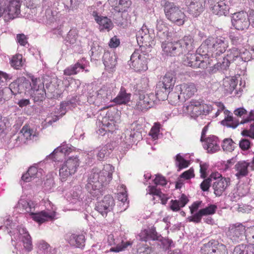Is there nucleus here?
<instances>
[{"label": "nucleus", "instance_id": "1", "mask_svg": "<svg viewBox=\"0 0 254 254\" xmlns=\"http://www.w3.org/2000/svg\"><path fill=\"white\" fill-rule=\"evenodd\" d=\"M17 208L21 213H29L33 220L39 224L53 221L56 219V212L54 211L43 210L34 213L35 204L31 200L20 199L17 204Z\"/></svg>", "mask_w": 254, "mask_h": 254}, {"label": "nucleus", "instance_id": "2", "mask_svg": "<svg viewBox=\"0 0 254 254\" xmlns=\"http://www.w3.org/2000/svg\"><path fill=\"white\" fill-rule=\"evenodd\" d=\"M228 45V40L224 37H209L199 46L198 52L210 54V57L216 60L226 51Z\"/></svg>", "mask_w": 254, "mask_h": 254}, {"label": "nucleus", "instance_id": "3", "mask_svg": "<svg viewBox=\"0 0 254 254\" xmlns=\"http://www.w3.org/2000/svg\"><path fill=\"white\" fill-rule=\"evenodd\" d=\"M196 54L188 53L184 60V65L192 68H206L208 64H211L212 59H210V54L198 52V48Z\"/></svg>", "mask_w": 254, "mask_h": 254}, {"label": "nucleus", "instance_id": "4", "mask_svg": "<svg viewBox=\"0 0 254 254\" xmlns=\"http://www.w3.org/2000/svg\"><path fill=\"white\" fill-rule=\"evenodd\" d=\"M176 74L174 71L167 72L156 85V94L160 100L164 101L167 93L172 91L176 83Z\"/></svg>", "mask_w": 254, "mask_h": 254}, {"label": "nucleus", "instance_id": "5", "mask_svg": "<svg viewBox=\"0 0 254 254\" xmlns=\"http://www.w3.org/2000/svg\"><path fill=\"white\" fill-rule=\"evenodd\" d=\"M183 110L191 118L195 119L199 116L208 115L212 110V107L203 104L202 101L192 99L188 105L183 106Z\"/></svg>", "mask_w": 254, "mask_h": 254}, {"label": "nucleus", "instance_id": "6", "mask_svg": "<svg viewBox=\"0 0 254 254\" xmlns=\"http://www.w3.org/2000/svg\"><path fill=\"white\" fill-rule=\"evenodd\" d=\"M164 10L166 17L170 21L179 26L184 24L185 14L174 3L166 1L164 4Z\"/></svg>", "mask_w": 254, "mask_h": 254}, {"label": "nucleus", "instance_id": "7", "mask_svg": "<svg viewBox=\"0 0 254 254\" xmlns=\"http://www.w3.org/2000/svg\"><path fill=\"white\" fill-rule=\"evenodd\" d=\"M148 59L142 49H136L131 55L128 64L131 68L137 72L144 71L148 69Z\"/></svg>", "mask_w": 254, "mask_h": 254}, {"label": "nucleus", "instance_id": "8", "mask_svg": "<svg viewBox=\"0 0 254 254\" xmlns=\"http://www.w3.org/2000/svg\"><path fill=\"white\" fill-rule=\"evenodd\" d=\"M85 184V188L87 191L93 195H97V192L102 187L100 179L99 170L94 168L83 178Z\"/></svg>", "mask_w": 254, "mask_h": 254}, {"label": "nucleus", "instance_id": "9", "mask_svg": "<svg viewBox=\"0 0 254 254\" xmlns=\"http://www.w3.org/2000/svg\"><path fill=\"white\" fill-rule=\"evenodd\" d=\"M240 50L236 47L229 49L227 52V55L223 59L222 63L218 62L214 64V69L219 70L226 69L231 63H234L237 66L240 65Z\"/></svg>", "mask_w": 254, "mask_h": 254}, {"label": "nucleus", "instance_id": "10", "mask_svg": "<svg viewBox=\"0 0 254 254\" xmlns=\"http://www.w3.org/2000/svg\"><path fill=\"white\" fill-rule=\"evenodd\" d=\"M231 22L236 30L241 31H246L251 24L249 14L244 11L234 13L231 17Z\"/></svg>", "mask_w": 254, "mask_h": 254}, {"label": "nucleus", "instance_id": "11", "mask_svg": "<svg viewBox=\"0 0 254 254\" xmlns=\"http://www.w3.org/2000/svg\"><path fill=\"white\" fill-rule=\"evenodd\" d=\"M211 178H213L212 188L214 193L216 196H220L230 185V179L224 178L218 173L212 174Z\"/></svg>", "mask_w": 254, "mask_h": 254}, {"label": "nucleus", "instance_id": "12", "mask_svg": "<svg viewBox=\"0 0 254 254\" xmlns=\"http://www.w3.org/2000/svg\"><path fill=\"white\" fill-rule=\"evenodd\" d=\"M246 227L241 223L231 225L227 232V236L233 242L239 243L246 239Z\"/></svg>", "mask_w": 254, "mask_h": 254}, {"label": "nucleus", "instance_id": "13", "mask_svg": "<svg viewBox=\"0 0 254 254\" xmlns=\"http://www.w3.org/2000/svg\"><path fill=\"white\" fill-rule=\"evenodd\" d=\"M30 86L31 82L25 78L22 77L13 81L9 85L8 87H5V88L9 90L11 99L12 95L27 91L28 89H30Z\"/></svg>", "mask_w": 254, "mask_h": 254}, {"label": "nucleus", "instance_id": "14", "mask_svg": "<svg viewBox=\"0 0 254 254\" xmlns=\"http://www.w3.org/2000/svg\"><path fill=\"white\" fill-rule=\"evenodd\" d=\"M40 80L37 78H32L31 83V96L33 98L35 102L43 101L47 96L46 90L43 83L38 84Z\"/></svg>", "mask_w": 254, "mask_h": 254}, {"label": "nucleus", "instance_id": "15", "mask_svg": "<svg viewBox=\"0 0 254 254\" xmlns=\"http://www.w3.org/2000/svg\"><path fill=\"white\" fill-rule=\"evenodd\" d=\"M21 0H10L6 8L3 7V2L0 1V17L4 12H7L10 19L17 17L20 13Z\"/></svg>", "mask_w": 254, "mask_h": 254}, {"label": "nucleus", "instance_id": "16", "mask_svg": "<svg viewBox=\"0 0 254 254\" xmlns=\"http://www.w3.org/2000/svg\"><path fill=\"white\" fill-rule=\"evenodd\" d=\"M88 11L94 17L95 20L99 25L100 31L106 30L110 31L113 28V23L111 20L106 16H101L96 10L95 6H91L88 7Z\"/></svg>", "mask_w": 254, "mask_h": 254}, {"label": "nucleus", "instance_id": "17", "mask_svg": "<svg viewBox=\"0 0 254 254\" xmlns=\"http://www.w3.org/2000/svg\"><path fill=\"white\" fill-rule=\"evenodd\" d=\"M211 3H208L212 13L219 16L227 15L229 12L230 0H216Z\"/></svg>", "mask_w": 254, "mask_h": 254}, {"label": "nucleus", "instance_id": "18", "mask_svg": "<svg viewBox=\"0 0 254 254\" xmlns=\"http://www.w3.org/2000/svg\"><path fill=\"white\" fill-rule=\"evenodd\" d=\"M115 201L111 195H105L102 200L97 202L95 209L103 217H106L108 212L112 211Z\"/></svg>", "mask_w": 254, "mask_h": 254}, {"label": "nucleus", "instance_id": "19", "mask_svg": "<svg viewBox=\"0 0 254 254\" xmlns=\"http://www.w3.org/2000/svg\"><path fill=\"white\" fill-rule=\"evenodd\" d=\"M218 106L219 109L215 114L216 117H217L220 114V113L223 111H224V113L225 116V119L221 121V124L228 127H231L233 128H236L240 124L237 118L233 117L232 114L228 110H224L225 107L223 104L220 102L218 103Z\"/></svg>", "mask_w": 254, "mask_h": 254}, {"label": "nucleus", "instance_id": "20", "mask_svg": "<svg viewBox=\"0 0 254 254\" xmlns=\"http://www.w3.org/2000/svg\"><path fill=\"white\" fill-rule=\"evenodd\" d=\"M161 235L156 231V228L152 226L141 231L138 235V239L141 241L148 242L150 245H153L154 244L151 242L156 243L161 238Z\"/></svg>", "mask_w": 254, "mask_h": 254}, {"label": "nucleus", "instance_id": "21", "mask_svg": "<svg viewBox=\"0 0 254 254\" xmlns=\"http://www.w3.org/2000/svg\"><path fill=\"white\" fill-rule=\"evenodd\" d=\"M72 151V148L66 144H64L56 148L52 153L47 156L46 159H51L53 161H60L68 155Z\"/></svg>", "mask_w": 254, "mask_h": 254}, {"label": "nucleus", "instance_id": "22", "mask_svg": "<svg viewBox=\"0 0 254 254\" xmlns=\"http://www.w3.org/2000/svg\"><path fill=\"white\" fill-rule=\"evenodd\" d=\"M136 37L138 44H142L140 46L141 49H142V47L145 46L150 47L153 43V38L150 35L149 30L146 26L143 25L142 27L137 32Z\"/></svg>", "mask_w": 254, "mask_h": 254}, {"label": "nucleus", "instance_id": "23", "mask_svg": "<svg viewBox=\"0 0 254 254\" xmlns=\"http://www.w3.org/2000/svg\"><path fill=\"white\" fill-rule=\"evenodd\" d=\"M111 113L108 112L106 116L103 118L102 120V127L97 131V133L101 135H104L107 132H113L117 129L115 122L113 118H110Z\"/></svg>", "mask_w": 254, "mask_h": 254}, {"label": "nucleus", "instance_id": "24", "mask_svg": "<svg viewBox=\"0 0 254 254\" xmlns=\"http://www.w3.org/2000/svg\"><path fill=\"white\" fill-rule=\"evenodd\" d=\"M187 11L194 17L198 16L204 9L205 0H185Z\"/></svg>", "mask_w": 254, "mask_h": 254}, {"label": "nucleus", "instance_id": "25", "mask_svg": "<svg viewBox=\"0 0 254 254\" xmlns=\"http://www.w3.org/2000/svg\"><path fill=\"white\" fill-rule=\"evenodd\" d=\"M162 48L163 54L166 56H177L182 54L180 44L178 41L174 42H162Z\"/></svg>", "mask_w": 254, "mask_h": 254}, {"label": "nucleus", "instance_id": "26", "mask_svg": "<svg viewBox=\"0 0 254 254\" xmlns=\"http://www.w3.org/2000/svg\"><path fill=\"white\" fill-rule=\"evenodd\" d=\"M222 250H225V246L219 244L217 241L212 240L203 245L201 249V254H221Z\"/></svg>", "mask_w": 254, "mask_h": 254}, {"label": "nucleus", "instance_id": "27", "mask_svg": "<svg viewBox=\"0 0 254 254\" xmlns=\"http://www.w3.org/2000/svg\"><path fill=\"white\" fill-rule=\"evenodd\" d=\"M175 89L180 92V94L183 96L185 99H189L194 95L197 91L196 86L192 82L184 83L177 85Z\"/></svg>", "mask_w": 254, "mask_h": 254}, {"label": "nucleus", "instance_id": "28", "mask_svg": "<svg viewBox=\"0 0 254 254\" xmlns=\"http://www.w3.org/2000/svg\"><path fill=\"white\" fill-rule=\"evenodd\" d=\"M177 41L180 44L182 54L190 52L195 48V42L191 35H186L182 39Z\"/></svg>", "mask_w": 254, "mask_h": 254}, {"label": "nucleus", "instance_id": "29", "mask_svg": "<svg viewBox=\"0 0 254 254\" xmlns=\"http://www.w3.org/2000/svg\"><path fill=\"white\" fill-rule=\"evenodd\" d=\"M36 137L37 134L35 131L30 129L27 126H24L18 133V136H16L15 140L17 142L19 141V143L17 144L18 145L20 142H25L26 141L28 140L36 139Z\"/></svg>", "mask_w": 254, "mask_h": 254}, {"label": "nucleus", "instance_id": "30", "mask_svg": "<svg viewBox=\"0 0 254 254\" xmlns=\"http://www.w3.org/2000/svg\"><path fill=\"white\" fill-rule=\"evenodd\" d=\"M113 19L114 23L122 28L126 27L129 23V16L127 12L113 11Z\"/></svg>", "mask_w": 254, "mask_h": 254}, {"label": "nucleus", "instance_id": "31", "mask_svg": "<svg viewBox=\"0 0 254 254\" xmlns=\"http://www.w3.org/2000/svg\"><path fill=\"white\" fill-rule=\"evenodd\" d=\"M108 243L109 245H116L115 247H112L110 249V251L113 252H119L124 251L128 246H131L132 243L129 241L124 242L122 240L121 242H118V240L114 239L113 234H110L108 236Z\"/></svg>", "mask_w": 254, "mask_h": 254}, {"label": "nucleus", "instance_id": "32", "mask_svg": "<svg viewBox=\"0 0 254 254\" xmlns=\"http://www.w3.org/2000/svg\"><path fill=\"white\" fill-rule=\"evenodd\" d=\"M117 56L114 53L106 52L103 56V64L107 70L113 71L117 64Z\"/></svg>", "mask_w": 254, "mask_h": 254}, {"label": "nucleus", "instance_id": "33", "mask_svg": "<svg viewBox=\"0 0 254 254\" xmlns=\"http://www.w3.org/2000/svg\"><path fill=\"white\" fill-rule=\"evenodd\" d=\"M114 171V167L110 164L104 166L102 171L99 170L100 179L102 186L109 184L112 179V174Z\"/></svg>", "mask_w": 254, "mask_h": 254}, {"label": "nucleus", "instance_id": "34", "mask_svg": "<svg viewBox=\"0 0 254 254\" xmlns=\"http://www.w3.org/2000/svg\"><path fill=\"white\" fill-rule=\"evenodd\" d=\"M88 62L85 59L82 58L79 60L75 64L71 65L64 70V74L72 75L77 74L81 69H84Z\"/></svg>", "mask_w": 254, "mask_h": 254}, {"label": "nucleus", "instance_id": "35", "mask_svg": "<svg viewBox=\"0 0 254 254\" xmlns=\"http://www.w3.org/2000/svg\"><path fill=\"white\" fill-rule=\"evenodd\" d=\"M203 142H204V148L208 153H213L220 149L218 138L216 136H210L206 138Z\"/></svg>", "mask_w": 254, "mask_h": 254}, {"label": "nucleus", "instance_id": "36", "mask_svg": "<svg viewBox=\"0 0 254 254\" xmlns=\"http://www.w3.org/2000/svg\"><path fill=\"white\" fill-rule=\"evenodd\" d=\"M67 242L72 246L83 248L85 246V236L83 234H71L66 236Z\"/></svg>", "mask_w": 254, "mask_h": 254}, {"label": "nucleus", "instance_id": "37", "mask_svg": "<svg viewBox=\"0 0 254 254\" xmlns=\"http://www.w3.org/2000/svg\"><path fill=\"white\" fill-rule=\"evenodd\" d=\"M250 165V163L248 160L240 161L235 164L234 169L236 172L235 176L237 179H241L248 175V167Z\"/></svg>", "mask_w": 254, "mask_h": 254}, {"label": "nucleus", "instance_id": "38", "mask_svg": "<svg viewBox=\"0 0 254 254\" xmlns=\"http://www.w3.org/2000/svg\"><path fill=\"white\" fill-rule=\"evenodd\" d=\"M42 169H38L36 166L30 167L27 173L21 177V180L24 182H29L35 178H40L42 176Z\"/></svg>", "mask_w": 254, "mask_h": 254}, {"label": "nucleus", "instance_id": "39", "mask_svg": "<svg viewBox=\"0 0 254 254\" xmlns=\"http://www.w3.org/2000/svg\"><path fill=\"white\" fill-rule=\"evenodd\" d=\"M130 97L131 94L127 93L125 88L122 86L117 97L112 100L117 104H127L129 102Z\"/></svg>", "mask_w": 254, "mask_h": 254}, {"label": "nucleus", "instance_id": "40", "mask_svg": "<svg viewBox=\"0 0 254 254\" xmlns=\"http://www.w3.org/2000/svg\"><path fill=\"white\" fill-rule=\"evenodd\" d=\"M111 151L112 150L110 147V145L107 144L102 147L97 148L93 151H91L90 153L88 154V155L91 156L92 155H96L98 160H102L104 158L108 157L111 153Z\"/></svg>", "mask_w": 254, "mask_h": 254}, {"label": "nucleus", "instance_id": "41", "mask_svg": "<svg viewBox=\"0 0 254 254\" xmlns=\"http://www.w3.org/2000/svg\"><path fill=\"white\" fill-rule=\"evenodd\" d=\"M139 135H140V133L135 131L134 130L127 129L122 136V138H124L123 141L127 145V147L129 148L135 142V138Z\"/></svg>", "mask_w": 254, "mask_h": 254}, {"label": "nucleus", "instance_id": "42", "mask_svg": "<svg viewBox=\"0 0 254 254\" xmlns=\"http://www.w3.org/2000/svg\"><path fill=\"white\" fill-rule=\"evenodd\" d=\"M63 163L68 168V172L73 175L76 172L79 165V159L77 156H72L68 157Z\"/></svg>", "mask_w": 254, "mask_h": 254}, {"label": "nucleus", "instance_id": "43", "mask_svg": "<svg viewBox=\"0 0 254 254\" xmlns=\"http://www.w3.org/2000/svg\"><path fill=\"white\" fill-rule=\"evenodd\" d=\"M188 201L187 196L182 194L179 200H172L170 201V208L174 211H178L180 208L184 207Z\"/></svg>", "mask_w": 254, "mask_h": 254}, {"label": "nucleus", "instance_id": "44", "mask_svg": "<svg viewBox=\"0 0 254 254\" xmlns=\"http://www.w3.org/2000/svg\"><path fill=\"white\" fill-rule=\"evenodd\" d=\"M20 235L22 236V241L24 248L28 251H31L32 249L31 238L25 228H22L19 230Z\"/></svg>", "mask_w": 254, "mask_h": 254}, {"label": "nucleus", "instance_id": "45", "mask_svg": "<svg viewBox=\"0 0 254 254\" xmlns=\"http://www.w3.org/2000/svg\"><path fill=\"white\" fill-rule=\"evenodd\" d=\"M97 104L100 105L103 103L107 102L112 100V96L110 91L106 90L105 88H102L97 91Z\"/></svg>", "mask_w": 254, "mask_h": 254}, {"label": "nucleus", "instance_id": "46", "mask_svg": "<svg viewBox=\"0 0 254 254\" xmlns=\"http://www.w3.org/2000/svg\"><path fill=\"white\" fill-rule=\"evenodd\" d=\"M232 254H254V246L239 245L235 247Z\"/></svg>", "mask_w": 254, "mask_h": 254}, {"label": "nucleus", "instance_id": "47", "mask_svg": "<svg viewBox=\"0 0 254 254\" xmlns=\"http://www.w3.org/2000/svg\"><path fill=\"white\" fill-rule=\"evenodd\" d=\"M157 35L161 39H165L169 35L168 28L161 20H157L156 23Z\"/></svg>", "mask_w": 254, "mask_h": 254}, {"label": "nucleus", "instance_id": "48", "mask_svg": "<svg viewBox=\"0 0 254 254\" xmlns=\"http://www.w3.org/2000/svg\"><path fill=\"white\" fill-rule=\"evenodd\" d=\"M246 123H250V129H245L241 132L243 136L250 137L252 139L254 138V119H251L247 117L246 119L242 120L240 124H244Z\"/></svg>", "mask_w": 254, "mask_h": 254}, {"label": "nucleus", "instance_id": "49", "mask_svg": "<svg viewBox=\"0 0 254 254\" xmlns=\"http://www.w3.org/2000/svg\"><path fill=\"white\" fill-rule=\"evenodd\" d=\"M131 4V0H119L113 10L118 12H127Z\"/></svg>", "mask_w": 254, "mask_h": 254}, {"label": "nucleus", "instance_id": "50", "mask_svg": "<svg viewBox=\"0 0 254 254\" xmlns=\"http://www.w3.org/2000/svg\"><path fill=\"white\" fill-rule=\"evenodd\" d=\"M78 34L75 29H71L67 34L65 39L67 45L72 46L74 47L76 45L77 42Z\"/></svg>", "mask_w": 254, "mask_h": 254}, {"label": "nucleus", "instance_id": "51", "mask_svg": "<svg viewBox=\"0 0 254 254\" xmlns=\"http://www.w3.org/2000/svg\"><path fill=\"white\" fill-rule=\"evenodd\" d=\"M149 193L150 194H152L154 195H156L159 197V198L161 200V203L163 204H166L167 203V201L168 199V197L167 196L163 193L161 190L158 189L156 188V187L154 186H149Z\"/></svg>", "mask_w": 254, "mask_h": 254}, {"label": "nucleus", "instance_id": "52", "mask_svg": "<svg viewBox=\"0 0 254 254\" xmlns=\"http://www.w3.org/2000/svg\"><path fill=\"white\" fill-rule=\"evenodd\" d=\"M76 97L75 96L72 97L70 99H68L66 101L63 102L60 105L61 111L65 112L67 109H70L71 108L74 107L76 105Z\"/></svg>", "mask_w": 254, "mask_h": 254}, {"label": "nucleus", "instance_id": "53", "mask_svg": "<svg viewBox=\"0 0 254 254\" xmlns=\"http://www.w3.org/2000/svg\"><path fill=\"white\" fill-rule=\"evenodd\" d=\"M166 94L167 97L165 99H168L172 105H176L180 102L181 96L177 92L170 91Z\"/></svg>", "mask_w": 254, "mask_h": 254}, {"label": "nucleus", "instance_id": "54", "mask_svg": "<svg viewBox=\"0 0 254 254\" xmlns=\"http://www.w3.org/2000/svg\"><path fill=\"white\" fill-rule=\"evenodd\" d=\"M10 64L11 66L14 67L15 69H20L24 64L22 55L18 54L13 56L10 61Z\"/></svg>", "mask_w": 254, "mask_h": 254}, {"label": "nucleus", "instance_id": "55", "mask_svg": "<svg viewBox=\"0 0 254 254\" xmlns=\"http://www.w3.org/2000/svg\"><path fill=\"white\" fill-rule=\"evenodd\" d=\"M90 86H88V90L89 91L87 93V101L90 104H95L96 105L99 106V104H97V91H94L92 90V88H91Z\"/></svg>", "mask_w": 254, "mask_h": 254}, {"label": "nucleus", "instance_id": "56", "mask_svg": "<svg viewBox=\"0 0 254 254\" xmlns=\"http://www.w3.org/2000/svg\"><path fill=\"white\" fill-rule=\"evenodd\" d=\"M229 37L233 45L239 46L243 43V36L239 33L231 32L229 33Z\"/></svg>", "mask_w": 254, "mask_h": 254}, {"label": "nucleus", "instance_id": "57", "mask_svg": "<svg viewBox=\"0 0 254 254\" xmlns=\"http://www.w3.org/2000/svg\"><path fill=\"white\" fill-rule=\"evenodd\" d=\"M156 243L160 246V248L163 250H167L171 247L173 241L171 239L164 238L161 235V238H159Z\"/></svg>", "mask_w": 254, "mask_h": 254}, {"label": "nucleus", "instance_id": "58", "mask_svg": "<svg viewBox=\"0 0 254 254\" xmlns=\"http://www.w3.org/2000/svg\"><path fill=\"white\" fill-rule=\"evenodd\" d=\"M147 100V99L145 100L142 96H140L136 105V109L144 112L150 109V106L147 103L148 101H146Z\"/></svg>", "mask_w": 254, "mask_h": 254}, {"label": "nucleus", "instance_id": "59", "mask_svg": "<svg viewBox=\"0 0 254 254\" xmlns=\"http://www.w3.org/2000/svg\"><path fill=\"white\" fill-rule=\"evenodd\" d=\"M66 167V166L64 163H63L61 165L59 170L60 179L63 182L65 181L68 177L72 175V174L70 173V172H68V168H67Z\"/></svg>", "mask_w": 254, "mask_h": 254}, {"label": "nucleus", "instance_id": "60", "mask_svg": "<svg viewBox=\"0 0 254 254\" xmlns=\"http://www.w3.org/2000/svg\"><path fill=\"white\" fill-rule=\"evenodd\" d=\"M142 96L143 97L145 100L146 99H147V100L146 101H148V103H147L150 106V108L153 107L154 105L156 104L157 103L158 101L161 100L158 97L156 93H155V94H154V93H150L149 94H146Z\"/></svg>", "mask_w": 254, "mask_h": 254}, {"label": "nucleus", "instance_id": "61", "mask_svg": "<svg viewBox=\"0 0 254 254\" xmlns=\"http://www.w3.org/2000/svg\"><path fill=\"white\" fill-rule=\"evenodd\" d=\"M223 85L226 88V90L229 92H232L236 87L237 83L234 79L231 78L224 81Z\"/></svg>", "mask_w": 254, "mask_h": 254}, {"label": "nucleus", "instance_id": "62", "mask_svg": "<svg viewBox=\"0 0 254 254\" xmlns=\"http://www.w3.org/2000/svg\"><path fill=\"white\" fill-rule=\"evenodd\" d=\"M235 143L231 138H226L223 140L222 144L224 150L231 152L234 150Z\"/></svg>", "mask_w": 254, "mask_h": 254}, {"label": "nucleus", "instance_id": "63", "mask_svg": "<svg viewBox=\"0 0 254 254\" xmlns=\"http://www.w3.org/2000/svg\"><path fill=\"white\" fill-rule=\"evenodd\" d=\"M9 90L7 88L0 89V106L10 99Z\"/></svg>", "mask_w": 254, "mask_h": 254}, {"label": "nucleus", "instance_id": "64", "mask_svg": "<svg viewBox=\"0 0 254 254\" xmlns=\"http://www.w3.org/2000/svg\"><path fill=\"white\" fill-rule=\"evenodd\" d=\"M240 65L244 64V68H245L246 66V63L248 61H250L252 58V56L250 52L245 50L244 52H241L240 51Z\"/></svg>", "mask_w": 254, "mask_h": 254}]
</instances>
